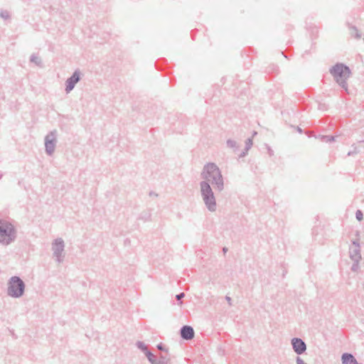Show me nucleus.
<instances>
[{"mask_svg": "<svg viewBox=\"0 0 364 364\" xmlns=\"http://www.w3.org/2000/svg\"><path fill=\"white\" fill-rule=\"evenodd\" d=\"M202 181H208L212 184L215 191L221 192L224 189V178L221 171L215 163H207L204 165L200 173Z\"/></svg>", "mask_w": 364, "mask_h": 364, "instance_id": "obj_1", "label": "nucleus"}, {"mask_svg": "<svg viewBox=\"0 0 364 364\" xmlns=\"http://www.w3.org/2000/svg\"><path fill=\"white\" fill-rule=\"evenodd\" d=\"M329 73L333 77L335 81L348 92L347 80L351 75L350 68L343 63H336L329 70Z\"/></svg>", "mask_w": 364, "mask_h": 364, "instance_id": "obj_2", "label": "nucleus"}, {"mask_svg": "<svg viewBox=\"0 0 364 364\" xmlns=\"http://www.w3.org/2000/svg\"><path fill=\"white\" fill-rule=\"evenodd\" d=\"M200 193L205 208L211 213L217 210V203L213 188L208 181H200Z\"/></svg>", "mask_w": 364, "mask_h": 364, "instance_id": "obj_3", "label": "nucleus"}, {"mask_svg": "<svg viewBox=\"0 0 364 364\" xmlns=\"http://www.w3.org/2000/svg\"><path fill=\"white\" fill-rule=\"evenodd\" d=\"M17 237V231L13 224L6 220H0V243L7 246Z\"/></svg>", "mask_w": 364, "mask_h": 364, "instance_id": "obj_4", "label": "nucleus"}, {"mask_svg": "<svg viewBox=\"0 0 364 364\" xmlns=\"http://www.w3.org/2000/svg\"><path fill=\"white\" fill-rule=\"evenodd\" d=\"M26 284L18 276L11 277L7 282L6 294L11 298H21L25 292Z\"/></svg>", "mask_w": 364, "mask_h": 364, "instance_id": "obj_5", "label": "nucleus"}, {"mask_svg": "<svg viewBox=\"0 0 364 364\" xmlns=\"http://www.w3.org/2000/svg\"><path fill=\"white\" fill-rule=\"evenodd\" d=\"M65 242L60 237L57 238L52 242V251L53 257H55L58 263H61L64 259Z\"/></svg>", "mask_w": 364, "mask_h": 364, "instance_id": "obj_6", "label": "nucleus"}, {"mask_svg": "<svg viewBox=\"0 0 364 364\" xmlns=\"http://www.w3.org/2000/svg\"><path fill=\"white\" fill-rule=\"evenodd\" d=\"M56 134V130H53L45 136V149L48 156H51L55 151L57 143Z\"/></svg>", "mask_w": 364, "mask_h": 364, "instance_id": "obj_7", "label": "nucleus"}, {"mask_svg": "<svg viewBox=\"0 0 364 364\" xmlns=\"http://www.w3.org/2000/svg\"><path fill=\"white\" fill-rule=\"evenodd\" d=\"M81 79V72L80 70H75L73 75L65 81V92L70 93L75 87V85Z\"/></svg>", "mask_w": 364, "mask_h": 364, "instance_id": "obj_8", "label": "nucleus"}, {"mask_svg": "<svg viewBox=\"0 0 364 364\" xmlns=\"http://www.w3.org/2000/svg\"><path fill=\"white\" fill-rule=\"evenodd\" d=\"M291 343L293 350L298 355H301L306 350V344L301 338H293L291 341Z\"/></svg>", "mask_w": 364, "mask_h": 364, "instance_id": "obj_9", "label": "nucleus"}, {"mask_svg": "<svg viewBox=\"0 0 364 364\" xmlns=\"http://www.w3.org/2000/svg\"><path fill=\"white\" fill-rule=\"evenodd\" d=\"M193 328L190 326H183L181 328V336L184 340H191L194 337Z\"/></svg>", "mask_w": 364, "mask_h": 364, "instance_id": "obj_10", "label": "nucleus"}, {"mask_svg": "<svg viewBox=\"0 0 364 364\" xmlns=\"http://www.w3.org/2000/svg\"><path fill=\"white\" fill-rule=\"evenodd\" d=\"M343 364H359L355 357L348 353H345L341 356Z\"/></svg>", "mask_w": 364, "mask_h": 364, "instance_id": "obj_11", "label": "nucleus"}, {"mask_svg": "<svg viewBox=\"0 0 364 364\" xmlns=\"http://www.w3.org/2000/svg\"><path fill=\"white\" fill-rule=\"evenodd\" d=\"M350 257L354 262H359L361 259L360 248H355L350 250Z\"/></svg>", "mask_w": 364, "mask_h": 364, "instance_id": "obj_12", "label": "nucleus"}, {"mask_svg": "<svg viewBox=\"0 0 364 364\" xmlns=\"http://www.w3.org/2000/svg\"><path fill=\"white\" fill-rule=\"evenodd\" d=\"M316 138H318L321 141L326 143H331L336 140V136H334L319 135L316 136Z\"/></svg>", "mask_w": 364, "mask_h": 364, "instance_id": "obj_13", "label": "nucleus"}, {"mask_svg": "<svg viewBox=\"0 0 364 364\" xmlns=\"http://www.w3.org/2000/svg\"><path fill=\"white\" fill-rule=\"evenodd\" d=\"M148 360L151 363V364H156L157 363V357L156 355H154L152 353H151L150 351H147L146 352V354H145Z\"/></svg>", "mask_w": 364, "mask_h": 364, "instance_id": "obj_14", "label": "nucleus"}, {"mask_svg": "<svg viewBox=\"0 0 364 364\" xmlns=\"http://www.w3.org/2000/svg\"><path fill=\"white\" fill-rule=\"evenodd\" d=\"M136 347L141 350L144 354H146L147 351H149L147 346L142 341H137L136 343Z\"/></svg>", "mask_w": 364, "mask_h": 364, "instance_id": "obj_15", "label": "nucleus"}, {"mask_svg": "<svg viewBox=\"0 0 364 364\" xmlns=\"http://www.w3.org/2000/svg\"><path fill=\"white\" fill-rule=\"evenodd\" d=\"M151 212L149 210V211H144L143 213H141L139 215V219L140 220H142L144 221H149L151 219Z\"/></svg>", "mask_w": 364, "mask_h": 364, "instance_id": "obj_16", "label": "nucleus"}, {"mask_svg": "<svg viewBox=\"0 0 364 364\" xmlns=\"http://www.w3.org/2000/svg\"><path fill=\"white\" fill-rule=\"evenodd\" d=\"M226 143H227L228 147L232 149L234 151H236L239 147L237 141L235 140L228 139Z\"/></svg>", "mask_w": 364, "mask_h": 364, "instance_id": "obj_17", "label": "nucleus"}, {"mask_svg": "<svg viewBox=\"0 0 364 364\" xmlns=\"http://www.w3.org/2000/svg\"><path fill=\"white\" fill-rule=\"evenodd\" d=\"M350 34L352 36L355 37L357 39H360L361 38V34L358 32L357 28L355 26H350Z\"/></svg>", "mask_w": 364, "mask_h": 364, "instance_id": "obj_18", "label": "nucleus"}, {"mask_svg": "<svg viewBox=\"0 0 364 364\" xmlns=\"http://www.w3.org/2000/svg\"><path fill=\"white\" fill-rule=\"evenodd\" d=\"M171 363V360L166 355H164L161 354L157 358V363Z\"/></svg>", "mask_w": 364, "mask_h": 364, "instance_id": "obj_19", "label": "nucleus"}, {"mask_svg": "<svg viewBox=\"0 0 364 364\" xmlns=\"http://www.w3.org/2000/svg\"><path fill=\"white\" fill-rule=\"evenodd\" d=\"M0 17L4 20H8L11 18V15L9 11H8L7 10H1L0 11Z\"/></svg>", "mask_w": 364, "mask_h": 364, "instance_id": "obj_20", "label": "nucleus"}, {"mask_svg": "<svg viewBox=\"0 0 364 364\" xmlns=\"http://www.w3.org/2000/svg\"><path fill=\"white\" fill-rule=\"evenodd\" d=\"M30 60H31V62L34 63L37 65H40L41 63V59L37 55H36L34 54L31 55V56L30 58Z\"/></svg>", "mask_w": 364, "mask_h": 364, "instance_id": "obj_21", "label": "nucleus"}, {"mask_svg": "<svg viewBox=\"0 0 364 364\" xmlns=\"http://www.w3.org/2000/svg\"><path fill=\"white\" fill-rule=\"evenodd\" d=\"M252 146V139L251 138H248L246 141H245V148L246 149V151H248L251 147Z\"/></svg>", "mask_w": 364, "mask_h": 364, "instance_id": "obj_22", "label": "nucleus"}, {"mask_svg": "<svg viewBox=\"0 0 364 364\" xmlns=\"http://www.w3.org/2000/svg\"><path fill=\"white\" fill-rule=\"evenodd\" d=\"M355 218L358 220L360 221L363 220V214L361 210H358L355 213Z\"/></svg>", "mask_w": 364, "mask_h": 364, "instance_id": "obj_23", "label": "nucleus"}, {"mask_svg": "<svg viewBox=\"0 0 364 364\" xmlns=\"http://www.w3.org/2000/svg\"><path fill=\"white\" fill-rule=\"evenodd\" d=\"M185 296V294L183 292L180 293L176 296V299L179 301V305L182 304V301H181Z\"/></svg>", "mask_w": 364, "mask_h": 364, "instance_id": "obj_24", "label": "nucleus"}, {"mask_svg": "<svg viewBox=\"0 0 364 364\" xmlns=\"http://www.w3.org/2000/svg\"><path fill=\"white\" fill-rule=\"evenodd\" d=\"M353 146L354 147V149L353 151H350L347 156H353V155H355V154H358V150H357V147L356 146H354V145H353Z\"/></svg>", "mask_w": 364, "mask_h": 364, "instance_id": "obj_25", "label": "nucleus"}, {"mask_svg": "<svg viewBox=\"0 0 364 364\" xmlns=\"http://www.w3.org/2000/svg\"><path fill=\"white\" fill-rule=\"evenodd\" d=\"M359 262H354L353 264L351 267V270L353 272H356L359 267L358 265Z\"/></svg>", "mask_w": 364, "mask_h": 364, "instance_id": "obj_26", "label": "nucleus"}, {"mask_svg": "<svg viewBox=\"0 0 364 364\" xmlns=\"http://www.w3.org/2000/svg\"><path fill=\"white\" fill-rule=\"evenodd\" d=\"M157 348L159 350L166 351L167 352V350L164 348V345L162 343H159L157 345Z\"/></svg>", "mask_w": 364, "mask_h": 364, "instance_id": "obj_27", "label": "nucleus"}, {"mask_svg": "<svg viewBox=\"0 0 364 364\" xmlns=\"http://www.w3.org/2000/svg\"><path fill=\"white\" fill-rule=\"evenodd\" d=\"M296 364H306L304 362V360L300 357L296 358Z\"/></svg>", "mask_w": 364, "mask_h": 364, "instance_id": "obj_28", "label": "nucleus"}, {"mask_svg": "<svg viewBox=\"0 0 364 364\" xmlns=\"http://www.w3.org/2000/svg\"><path fill=\"white\" fill-rule=\"evenodd\" d=\"M225 299H226V301H228V303L229 306H232V299H231L230 296H225Z\"/></svg>", "mask_w": 364, "mask_h": 364, "instance_id": "obj_29", "label": "nucleus"}, {"mask_svg": "<svg viewBox=\"0 0 364 364\" xmlns=\"http://www.w3.org/2000/svg\"><path fill=\"white\" fill-rule=\"evenodd\" d=\"M353 245H355V248H360V245L358 241H353Z\"/></svg>", "mask_w": 364, "mask_h": 364, "instance_id": "obj_30", "label": "nucleus"}, {"mask_svg": "<svg viewBox=\"0 0 364 364\" xmlns=\"http://www.w3.org/2000/svg\"><path fill=\"white\" fill-rule=\"evenodd\" d=\"M247 154V151H246V149H245V150L240 154V158L244 157L246 156Z\"/></svg>", "mask_w": 364, "mask_h": 364, "instance_id": "obj_31", "label": "nucleus"}, {"mask_svg": "<svg viewBox=\"0 0 364 364\" xmlns=\"http://www.w3.org/2000/svg\"><path fill=\"white\" fill-rule=\"evenodd\" d=\"M296 129L298 132L302 133V129L300 127H298Z\"/></svg>", "mask_w": 364, "mask_h": 364, "instance_id": "obj_32", "label": "nucleus"}, {"mask_svg": "<svg viewBox=\"0 0 364 364\" xmlns=\"http://www.w3.org/2000/svg\"><path fill=\"white\" fill-rule=\"evenodd\" d=\"M269 154L270 156H272L273 154V151L272 149H269Z\"/></svg>", "mask_w": 364, "mask_h": 364, "instance_id": "obj_33", "label": "nucleus"}, {"mask_svg": "<svg viewBox=\"0 0 364 364\" xmlns=\"http://www.w3.org/2000/svg\"><path fill=\"white\" fill-rule=\"evenodd\" d=\"M223 251L225 253L228 251V249L226 247H223Z\"/></svg>", "mask_w": 364, "mask_h": 364, "instance_id": "obj_34", "label": "nucleus"}, {"mask_svg": "<svg viewBox=\"0 0 364 364\" xmlns=\"http://www.w3.org/2000/svg\"><path fill=\"white\" fill-rule=\"evenodd\" d=\"M156 364H162V363H156ZM163 364H171V363H163Z\"/></svg>", "mask_w": 364, "mask_h": 364, "instance_id": "obj_35", "label": "nucleus"}, {"mask_svg": "<svg viewBox=\"0 0 364 364\" xmlns=\"http://www.w3.org/2000/svg\"><path fill=\"white\" fill-rule=\"evenodd\" d=\"M257 134V132H254L253 133V136L256 135Z\"/></svg>", "mask_w": 364, "mask_h": 364, "instance_id": "obj_36", "label": "nucleus"}, {"mask_svg": "<svg viewBox=\"0 0 364 364\" xmlns=\"http://www.w3.org/2000/svg\"><path fill=\"white\" fill-rule=\"evenodd\" d=\"M150 195L154 196V193H150Z\"/></svg>", "mask_w": 364, "mask_h": 364, "instance_id": "obj_37", "label": "nucleus"}, {"mask_svg": "<svg viewBox=\"0 0 364 364\" xmlns=\"http://www.w3.org/2000/svg\"><path fill=\"white\" fill-rule=\"evenodd\" d=\"M150 195L154 196V193H150Z\"/></svg>", "mask_w": 364, "mask_h": 364, "instance_id": "obj_38", "label": "nucleus"}, {"mask_svg": "<svg viewBox=\"0 0 364 364\" xmlns=\"http://www.w3.org/2000/svg\"><path fill=\"white\" fill-rule=\"evenodd\" d=\"M150 195L154 196V193H150Z\"/></svg>", "mask_w": 364, "mask_h": 364, "instance_id": "obj_39", "label": "nucleus"}, {"mask_svg": "<svg viewBox=\"0 0 364 364\" xmlns=\"http://www.w3.org/2000/svg\"><path fill=\"white\" fill-rule=\"evenodd\" d=\"M1 177H2V175H1V174H0V179L1 178Z\"/></svg>", "mask_w": 364, "mask_h": 364, "instance_id": "obj_40", "label": "nucleus"}]
</instances>
